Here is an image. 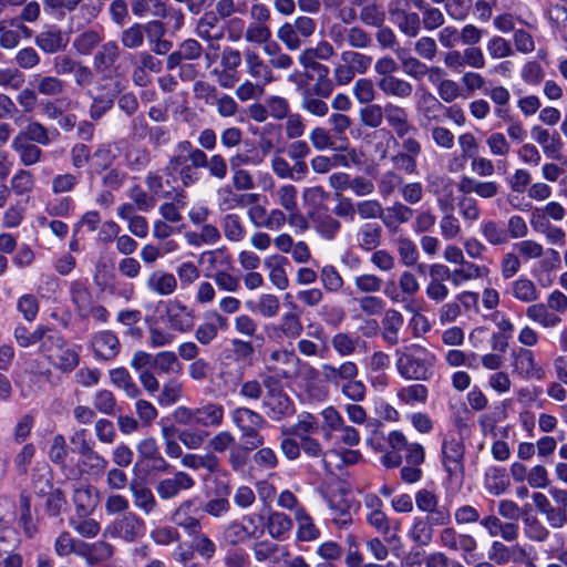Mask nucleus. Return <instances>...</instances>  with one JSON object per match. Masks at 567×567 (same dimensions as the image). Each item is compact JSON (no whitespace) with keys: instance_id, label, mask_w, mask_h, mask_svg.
Masks as SVG:
<instances>
[{"instance_id":"54","label":"nucleus","mask_w":567,"mask_h":567,"mask_svg":"<svg viewBox=\"0 0 567 567\" xmlns=\"http://www.w3.org/2000/svg\"><path fill=\"white\" fill-rule=\"evenodd\" d=\"M69 525L80 536L85 538H94L99 535L101 530V525L97 520H95L94 518H90L89 516H84L82 514L70 517Z\"/></svg>"},{"instance_id":"19","label":"nucleus","mask_w":567,"mask_h":567,"mask_svg":"<svg viewBox=\"0 0 567 567\" xmlns=\"http://www.w3.org/2000/svg\"><path fill=\"white\" fill-rule=\"evenodd\" d=\"M91 347L96 359L107 361L114 359L118 354L121 343L114 332L103 330L93 334Z\"/></svg>"},{"instance_id":"3","label":"nucleus","mask_w":567,"mask_h":567,"mask_svg":"<svg viewBox=\"0 0 567 567\" xmlns=\"http://www.w3.org/2000/svg\"><path fill=\"white\" fill-rule=\"evenodd\" d=\"M322 419V436L326 442H332L334 447H353L361 441L360 432L346 423L341 413L332 405L320 412Z\"/></svg>"},{"instance_id":"14","label":"nucleus","mask_w":567,"mask_h":567,"mask_svg":"<svg viewBox=\"0 0 567 567\" xmlns=\"http://www.w3.org/2000/svg\"><path fill=\"white\" fill-rule=\"evenodd\" d=\"M184 141L179 142L174 151V155L169 158L165 172L168 176L178 174L184 186H190L198 181L197 174L192 166L187 164V152H183Z\"/></svg>"},{"instance_id":"15","label":"nucleus","mask_w":567,"mask_h":567,"mask_svg":"<svg viewBox=\"0 0 567 567\" xmlns=\"http://www.w3.org/2000/svg\"><path fill=\"white\" fill-rule=\"evenodd\" d=\"M384 118L399 138L416 134L417 130L409 118L408 111L394 103L385 104Z\"/></svg>"},{"instance_id":"43","label":"nucleus","mask_w":567,"mask_h":567,"mask_svg":"<svg viewBox=\"0 0 567 567\" xmlns=\"http://www.w3.org/2000/svg\"><path fill=\"white\" fill-rule=\"evenodd\" d=\"M319 430V421L316 415L309 412L298 414L295 424L282 431L284 434L295 435L298 439L313 435Z\"/></svg>"},{"instance_id":"22","label":"nucleus","mask_w":567,"mask_h":567,"mask_svg":"<svg viewBox=\"0 0 567 567\" xmlns=\"http://www.w3.org/2000/svg\"><path fill=\"white\" fill-rule=\"evenodd\" d=\"M177 286L178 281L175 275L163 269L153 270L145 280L146 289L161 297L173 295Z\"/></svg>"},{"instance_id":"53","label":"nucleus","mask_w":567,"mask_h":567,"mask_svg":"<svg viewBox=\"0 0 567 567\" xmlns=\"http://www.w3.org/2000/svg\"><path fill=\"white\" fill-rule=\"evenodd\" d=\"M64 339L60 332L53 330L47 326H43V336L40 343V351L48 358V360H52L55 352L63 346Z\"/></svg>"},{"instance_id":"58","label":"nucleus","mask_w":567,"mask_h":567,"mask_svg":"<svg viewBox=\"0 0 567 567\" xmlns=\"http://www.w3.org/2000/svg\"><path fill=\"white\" fill-rule=\"evenodd\" d=\"M83 557H86L89 563L96 564L110 559L113 555V546L104 540H99L93 544L83 546Z\"/></svg>"},{"instance_id":"10","label":"nucleus","mask_w":567,"mask_h":567,"mask_svg":"<svg viewBox=\"0 0 567 567\" xmlns=\"http://www.w3.org/2000/svg\"><path fill=\"white\" fill-rule=\"evenodd\" d=\"M446 519L430 516H416L408 530V537L417 546H429L434 538L435 527L450 525Z\"/></svg>"},{"instance_id":"51","label":"nucleus","mask_w":567,"mask_h":567,"mask_svg":"<svg viewBox=\"0 0 567 567\" xmlns=\"http://www.w3.org/2000/svg\"><path fill=\"white\" fill-rule=\"evenodd\" d=\"M395 247L400 258V262L405 267H413L417 264L420 252L416 244L406 236H399L395 239Z\"/></svg>"},{"instance_id":"29","label":"nucleus","mask_w":567,"mask_h":567,"mask_svg":"<svg viewBox=\"0 0 567 567\" xmlns=\"http://www.w3.org/2000/svg\"><path fill=\"white\" fill-rule=\"evenodd\" d=\"M73 502L76 515L90 516L100 503L99 491L91 485H81L74 489Z\"/></svg>"},{"instance_id":"49","label":"nucleus","mask_w":567,"mask_h":567,"mask_svg":"<svg viewBox=\"0 0 567 567\" xmlns=\"http://www.w3.org/2000/svg\"><path fill=\"white\" fill-rule=\"evenodd\" d=\"M383 213L382 223L388 227H394L399 224H405L413 217V209L403 203L395 202Z\"/></svg>"},{"instance_id":"25","label":"nucleus","mask_w":567,"mask_h":567,"mask_svg":"<svg viewBox=\"0 0 567 567\" xmlns=\"http://www.w3.org/2000/svg\"><path fill=\"white\" fill-rule=\"evenodd\" d=\"M532 138L542 146L548 158L559 159L561 157L563 142L557 133H549L548 130L534 125L530 128Z\"/></svg>"},{"instance_id":"7","label":"nucleus","mask_w":567,"mask_h":567,"mask_svg":"<svg viewBox=\"0 0 567 567\" xmlns=\"http://www.w3.org/2000/svg\"><path fill=\"white\" fill-rule=\"evenodd\" d=\"M145 530V522L135 513L128 512L106 526L103 535L111 538H122L125 542L132 543L142 538Z\"/></svg>"},{"instance_id":"60","label":"nucleus","mask_w":567,"mask_h":567,"mask_svg":"<svg viewBox=\"0 0 567 567\" xmlns=\"http://www.w3.org/2000/svg\"><path fill=\"white\" fill-rule=\"evenodd\" d=\"M189 536H193L192 548L194 553L198 554L203 559L210 560L216 555V543L206 534L202 533V530L190 534Z\"/></svg>"},{"instance_id":"4","label":"nucleus","mask_w":567,"mask_h":567,"mask_svg":"<svg viewBox=\"0 0 567 567\" xmlns=\"http://www.w3.org/2000/svg\"><path fill=\"white\" fill-rule=\"evenodd\" d=\"M230 420L240 431L241 440L247 450H255L264 445V437L259 431L265 426L266 420L251 409L239 406L230 412Z\"/></svg>"},{"instance_id":"2","label":"nucleus","mask_w":567,"mask_h":567,"mask_svg":"<svg viewBox=\"0 0 567 567\" xmlns=\"http://www.w3.org/2000/svg\"><path fill=\"white\" fill-rule=\"evenodd\" d=\"M395 359L396 371L405 380L427 381L434 373L435 357L420 344L396 349Z\"/></svg>"},{"instance_id":"11","label":"nucleus","mask_w":567,"mask_h":567,"mask_svg":"<svg viewBox=\"0 0 567 567\" xmlns=\"http://www.w3.org/2000/svg\"><path fill=\"white\" fill-rule=\"evenodd\" d=\"M416 508L426 516L452 522V514L447 506L440 504V496L433 489L420 488L414 494Z\"/></svg>"},{"instance_id":"36","label":"nucleus","mask_w":567,"mask_h":567,"mask_svg":"<svg viewBox=\"0 0 567 567\" xmlns=\"http://www.w3.org/2000/svg\"><path fill=\"white\" fill-rule=\"evenodd\" d=\"M382 228L377 223L362 224L355 235L357 245L365 251H372L380 246Z\"/></svg>"},{"instance_id":"42","label":"nucleus","mask_w":567,"mask_h":567,"mask_svg":"<svg viewBox=\"0 0 567 567\" xmlns=\"http://www.w3.org/2000/svg\"><path fill=\"white\" fill-rule=\"evenodd\" d=\"M198 264L205 266L206 274H214L230 267V257L225 249L207 250L199 255Z\"/></svg>"},{"instance_id":"23","label":"nucleus","mask_w":567,"mask_h":567,"mask_svg":"<svg viewBox=\"0 0 567 567\" xmlns=\"http://www.w3.org/2000/svg\"><path fill=\"white\" fill-rule=\"evenodd\" d=\"M225 408L221 403L206 401L196 406V426L217 429L224 424Z\"/></svg>"},{"instance_id":"50","label":"nucleus","mask_w":567,"mask_h":567,"mask_svg":"<svg viewBox=\"0 0 567 567\" xmlns=\"http://www.w3.org/2000/svg\"><path fill=\"white\" fill-rule=\"evenodd\" d=\"M33 82L38 94L44 96H56L64 92L65 82L55 75H40L33 76Z\"/></svg>"},{"instance_id":"17","label":"nucleus","mask_w":567,"mask_h":567,"mask_svg":"<svg viewBox=\"0 0 567 567\" xmlns=\"http://www.w3.org/2000/svg\"><path fill=\"white\" fill-rule=\"evenodd\" d=\"M388 442L394 451H404V460L410 465H422L425 460V450L420 443L408 442L405 435L400 431H392Z\"/></svg>"},{"instance_id":"16","label":"nucleus","mask_w":567,"mask_h":567,"mask_svg":"<svg viewBox=\"0 0 567 567\" xmlns=\"http://www.w3.org/2000/svg\"><path fill=\"white\" fill-rule=\"evenodd\" d=\"M243 55L245 71L252 80L261 82L264 85L275 81L269 63L258 52L252 49H245Z\"/></svg>"},{"instance_id":"24","label":"nucleus","mask_w":567,"mask_h":567,"mask_svg":"<svg viewBox=\"0 0 567 567\" xmlns=\"http://www.w3.org/2000/svg\"><path fill=\"white\" fill-rule=\"evenodd\" d=\"M35 44L48 54L63 51L68 45V38L56 25H48L34 40Z\"/></svg>"},{"instance_id":"32","label":"nucleus","mask_w":567,"mask_h":567,"mask_svg":"<svg viewBox=\"0 0 567 567\" xmlns=\"http://www.w3.org/2000/svg\"><path fill=\"white\" fill-rule=\"evenodd\" d=\"M87 95L92 99L89 112L93 120H100L113 107L115 95L111 89L101 85L95 91H87Z\"/></svg>"},{"instance_id":"48","label":"nucleus","mask_w":567,"mask_h":567,"mask_svg":"<svg viewBox=\"0 0 567 567\" xmlns=\"http://www.w3.org/2000/svg\"><path fill=\"white\" fill-rule=\"evenodd\" d=\"M295 519L298 525L297 539L300 542H311L320 536L319 529L313 524L312 518L305 508H296Z\"/></svg>"},{"instance_id":"47","label":"nucleus","mask_w":567,"mask_h":567,"mask_svg":"<svg viewBox=\"0 0 567 567\" xmlns=\"http://www.w3.org/2000/svg\"><path fill=\"white\" fill-rule=\"evenodd\" d=\"M110 380L114 386L123 390L126 396L138 398L141 395V389L125 368L112 369Z\"/></svg>"},{"instance_id":"9","label":"nucleus","mask_w":567,"mask_h":567,"mask_svg":"<svg viewBox=\"0 0 567 567\" xmlns=\"http://www.w3.org/2000/svg\"><path fill=\"white\" fill-rule=\"evenodd\" d=\"M512 372L523 379H542L543 368L537 363L533 350L527 348H513L509 353Z\"/></svg>"},{"instance_id":"59","label":"nucleus","mask_w":567,"mask_h":567,"mask_svg":"<svg viewBox=\"0 0 567 567\" xmlns=\"http://www.w3.org/2000/svg\"><path fill=\"white\" fill-rule=\"evenodd\" d=\"M120 55V48L115 41L104 43L94 56V65L99 70H106L114 64Z\"/></svg>"},{"instance_id":"56","label":"nucleus","mask_w":567,"mask_h":567,"mask_svg":"<svg viewBox=\"0 0 567 567\" xmlns=\"http://www.w3.org/2000/svg\"><path fill=\"white\" fill-rule=\"evenodd\" d=\"M80 453L84 457L83 464L87 466L92 474L99 475L106 471L109 462L104 456L94 451L85 441H83L81 445Z\"/></svg>"},{"instance_id":"6","label":"nucleus","mask_w":567,"mask_h":567,"mask_svg":"<svg viewBox=\"0 0 567 567\" xmlns=\"http://www.w3.org/2000/svg\"><path fill=\"white\" fill-rule=\"evenodd\" d=\"M465 446L463 441L455 435H446L442 441L441 462L451 483L462 485L464 481Z\"/></svg>"},{"instance_id":"39","label":"nucleus","mask_w":567,"mask_h":567,"mask_svg":"<svg viewBox=\"0 0 567 567\" xmlns=\"http://www.w3.org/2000/svg\"><path fill=\"white\" fill-rule=\"evenodd\" d=\"M291 518L281 512H270L266 519V529L270 537L285 540L292 529Z\"/></svg>"},{"instance_id":"46","label":"nucleus","mask_w":567,"mask_h":567,"mask_svg":"<svg viewBox=\"0 0 567 567\" xmlns=\"http://www.w3.org/2000/svg\"><path fill=\"white\" fill-rule=\"evenodd\" d=\"M360 344V337L350 332H337L331 338V347L341 358L354 354Z\"/></svg>"},{"instance_id":"8","label":"nucleus","mask_w":567,"mask_h":567,"mask_svg":"<svg viewBox=\"0 0 567 567\" xmlns=\"http://www.w3.org/2000/svg\"><path fill=\"white\" fill-rule=\"evenodd\" d=\"M165 318L171 330L179 333L190 332L196 322L194 309L179 299H171L165 303Z\"/></svg>"},{"instance_id":"12","label":"nucleus","mask_w":567,"mask_h":567,"mask_svg":"<svg viewBox=\"0 0 567 567\" xmlns=\"http://www.w3.org/2000/svg\"><path fill=\"white\" fill-rule=\"evenodd\" d=\"M199 506L195 498L182 502L172 514V522L183 528L188 535L202 530L200 519L197 517Z\"/></svg>"},{"instance_id":"40","label":"nucleus","mask_w":567,"mask_h":567,"mask_svg":"<svg viewBox=\"0 0 567 567\" xmlns=\"http://www.w3.org/2000/svg\"><path fill=\"white\" fill-rule=\"evenodd\" d=\"M11 148L18 154L23 166L38 164L42 158V150L33 143L25 142L23 137H13Z\"/></svg>"},{"instance_id":"27","label":"nucleus","mask_w":567,"mask_h":567,"mask_svg":"<svg viewBox=\"0 0 567 567\" xmlns=\"http://www.w3.org/2000/svg\"><path fill=\"white\" fill-rule=\"evenodd\" d=\"M303 330L300 315L295 311H289L282 315L278 324H272L270 331L272 337L282 339H296Z\"/></svg>"},{"instance_id":"26","label":"nucleus","mask_w":567,"mask_h":567,"mask_svg":"<svg viewBox=\"0 0 567 567\" xmlns=\"http://www.w3.org/2000/svg\"><path fill=\"white\" fill-rule=\"evenodd\" d=\"M289 265L287 257L275 254L264 259V266L268 270L270 282L279 290H285L289 286V279L286 266Z\"/></svg>"},{"instance_id":"35","label":"nucleus","mask_w":567,"mask_h":567,"mask_svg":"<svg viewBox=\"0 0 567 567\" xmlns=\"http://www.w3.org/2000/svg\"><path fill=\"white\" fill-rule=\"evenodd\" d=\"M130 492L136 508L148 515L157 507V502L152 491L142 482L132 481L130 483Z\"/></svg>"},{"instance_id":"55","label":"nucleus","mask_w":567,"mask_h":567,"mask_svg":"<svg viewBox=\"0 0 567 567\" xmlns=\"http://www.w3.org/2000/svg\"><path fill=\"white\" fill-rule=\"evenodd\" d=\"M83 546L85 543L71 536L69 532H62L59 534L54 542V550L59 556H69L71 554L84 555Z\"/></svg>"},{"instance_id":"28","label":"nucleus","mask_w":567,"mask_h":567,"mask_svg":"<svg viewBox=\"0 0 567 567\" xmlns=\"http://www.w3.org/2000/svg\"><path fill=\"white\" fill-rule=\"evenodd\" d=\"M70 299L75 307L78 316L85 319V312L93 302L92 292L85 279H75L69 284Z\"/></svg>"},{"instance_id":"64","label":"nucleus","mask_w":567,"mask_h":567,"mask_svg":"<svg viewBox=\"0 0 567 567\" xmlns=\"http://www.w3.org/2000/svg\"><path fill=\"white\" fill-rule=\"evenodd\" d=\"M508 480L505 471L497 467H492L485 475V487L492 495H501L508 487Z\"/></svg>"},{"instance_id":"38","label":"nucleus","mask_w":567,"mask_h":567,"mask_svg":"<svg viewBox=\"0 0 567 567\" xmlns=\"http://www.w3.org/2000/svg\"><path fill=\"white\" fill-rule=\"evenodd\" d=\"M53 137L59 135L56 130L52 132ZM23 137L25 142L40 144L43 146L52 142L51 133L48 128L38 121H29L27 126L20 131L14 137Z\"/></svg>"},{"instance_id":"61","label":"nucleus","mask_w":567,"mask_h":567,"mask_svg":"<svg viewBox=\"0 0 567 567\" xmlns=\"http://www.w3.org/2000/svg\"><path fill=\"white\" fill-rule=\"evenodd\" d=\"M524 535L536 543H545L550 536V530L536 517L524 518Z\"/></svg>"},{"instance_id":"62","label":"nucleus","mask_w":567,"mask_h":567,"mask_svg":"<svg viewBox=\"0 0 567 567\" xmlns=\"http://www.w3.org/2000/svg\"><path fill=\"white\" fill-rule=\"evenodd\" d=\"M276 203L286 212L298 207V189L292 184L280 185L275 190Z\"/></svg>"},{"instance_id":"41","label":"nucleus","mask_w":567,"mask_h":567,"mask_svg":"<svg viewBox=\"0 0 567 567\" xmlns=\"http://www.w3.org/2000/svg\"><path fill=\"white\" fill-rule=\"evenodd\" d=\"M526 317L545 329L557 327L561 318L549 311L544 303L534 302L526 308Z\"/></svg>"},{"instance_id":"63","label":"nucleus","mask_w":567,"mask_h":567,"mask_svg":"<svg viewBox=\"0 0 567 567\" xmlns=\"http://www.w3.org/2000/svg\"><path fill=\"white\" fill-rule=\"evenodd\" d=\"M427 388L416 383L401 388L396 396L402 403L413 405L415 403H424L427 399Z\"/></svg>"},{"instance_id":"52","label":"nucleus","mask_w":567,"mask_h":567,"mask_svg":"<svg viewBox=\"0 0 567 567\" xmlns=\"http://www.w3.org/2000/svg\"><path fill=\"white\" fill-rule=\"evenodd\" d=\"M225 238L233 243H239L246 237V227L237 214H227L221 220Z\"/></svg>"},{"instance_id":"33","label":"nucleus","mask_w":567,"mask_h":567,"mask_svg":"<svg viewBox=\"0 0 567 567\" xmlns=\"http://www.w3.org/2000/svg\"><path fill=\"white\" fill-rule=\"evenodd\" d=\"M377 85L384 95L400 100L410 99L413 94V85L409 81L395 75L380 78Z\"/></svg>"},{"instance_id":"44","label":"nucleus","mask_w":567,"mask_h":567,"mask_svg":"<svg viewBox=\"0 0 567 567\" xmlns=\"http://www.w3.org/2000/svg\"><path fill=\"white\" fill-rule=\"evenodd\" d=\"M403 326V316L400 311L394 309L386 310L384 318L382 320V337L383 340L390 344L394 346L399 342V331Z\"/></svg>"},{"instance_id":"31","label":"nucleus","mask_w":567,"mask_h":567,"mask_svg":"<svg viewBox=\"0 0 567 567\" xmlns=\"http://www.w3.org/2000/svg\"><path fill=\"white\" fill-rule=\"evenodd\" d=\"M196 34L205 41H219L225 35V28L213 11L205 12L196 24Z\"/></svg>"},{"instance_id":"34","label":"nucleus","mask_w":567,"mask_h":567,"mask_svg":"<svg viewBox=\"0 0 567 567\" xmlns=\"http://www.w3.org/2000/svg\"><path fill=\"white\" fill-rule=\"evenodd\" d=\"M511 296L523 302L533 305L540 297L535 282L526 276H520L511 284Z\"/></svg>"},{"instance_id":"30","label":"nucleus","mask_w":567,"mask_h":567,"mask_svg":"<svg viewBox=\"0 0 567 567\" xmlns=\"http://www.w3.org/2000/svg\"><path fill=\"white\" fill-rule=\"evenodd\" d=\"M451 272V284L455 287H460L467 281L485 278L489 274L488 267L470 260H465Z\"/></svg>"},{"instance_id":"45","label":"nucleus","mask_w":567,"mask_h":567,"mask_svg":"<svg viewBox=\"0 0 567 567\" xmlns=\"http://www.w3.org/2000/svg\"><path fill=\"white\" fill-rule=\"evenodd\" d=\"M167 0H131L132 13L137 18L148 16L155 18L166 17Z\"/></svg>"},{"instance_id":"1","label":"nucleus","mask_w":567,"mask_h":567,"mask_svg":"<svg viewBox=\"0 0 567 567\" xmlns=\"http://www.w3.org/2000/svg\"><path fill=\"white\" fill-rule=\"evenodd\" d=\"M321 377L324 382L340 390L343 396L352 402H362L367 396V386L358 380L359 367L351 360L334 363H322Z\"/></svg>"},{"instance_id":"5","label":"nucleus","mask_w":567,"mask_h":567,"mask_svg":"<svg viewBox=\"0 0 567 567\" xmlns=\"http://www.w3.org/2000/svg\"><path fill=\"white\" fill-rule=\"evenodd\" d=\"M264 385L267 390L262 400L265 414L272 421H281L295 413L292 400L285 393L280 382L271 375L264 377Z\"/></svg>"},{"instance_id":"21","label":"nucleus","mask_w":567,"mask_h":567,"mask_svg":"<svg viewBox=\"0 0 567 567\" xmlns=\"http://www.w3.org/2000/svg\"><path fill=\"white\" fill-rule=\"evenodd\" d=\"M457 189L463 195L476 194L483 199H491L499 192V184L495 181H481L470 175H462Z\"/></svg>"},{"instance_id":"57","label":"nucleus","mask_w":567,"mask_h":567,"mask_svg":"<svg viewBox=\"0 0 567 567\" xmlns=\"http://www.w3.org/2000/svg\"><path fill=\"white\" fill-rule=\"evenodd\" d=\"M50 362L63 372H71L79 364V353L64 341Z\"/></svg>"},{"instance_id":"13","label":"nucleus","mask_w":567,"mask_h":567,"mask_svg":"<svg viewBox=\"0 0 567 567\" xmlns=\"http://www.w3.org/2000/svg\"><path fill=\"white\" fill-rule=\"evenodd\" d=\"M487 555L491 563L499 566L508 563L519 564L528 557L526 549L519 544L507 546L499 540L492 542Z\"/></svg>"},{"instance_id":"18","label":"nucleus","mask_w":567,"mask_h":567,"mask_svg":"<svg viewBox=\"0 0 567 567\" xmlns=\"http://www.w3.org/2000/svg\"><path fill=\"white\" fill-rule=\"evenodd\" d=\"M195 486V480L186 472L179 471L172 477L161 480L155 489L157 495L166 501L176 497L182 491L192 489Z\"/></svg>"},{"instance_id":"20","label":"nucleus","mask_w":567,"mask_h":567,"mask_svg":"<svg viewBox=\"0 0 567 567\" xmlns=\"http://www.w3.org/2000/svg\"><path fill=\"white\" fill-rule=\"evenodd\" d=\"M444 110L441 101L430 91L423 90L416 102V112L420 116V124L427 126L441 122V111Z\"/></svg>"},{"instance_id":"37","label":"nucleus","mask_w":567,"mask_h":567,"mask_svg":"<svg viewBox=\"0 0 567 567\" xmlns=\"http://www.w3.org/2000/svg\"><path fill=\"white\" fill-rule=\"evenodd\" d=\"M480 234L491 246H503L508 243L505 227L498 220L485 218L480 223Z\"/></svg>"}]
</instances>
